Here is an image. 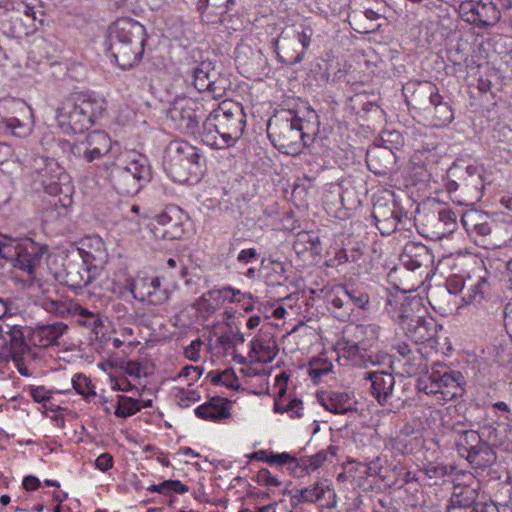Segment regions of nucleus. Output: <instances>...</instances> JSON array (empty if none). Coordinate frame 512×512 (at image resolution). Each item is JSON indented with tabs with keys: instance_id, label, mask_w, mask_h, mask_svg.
<instances>
[{
	"instance_id": "8fccbe9b",
	"label": "nucleus",
	"mask_w": 512,
	"mask_h": 512,
	"mask_svg": "<svg viewBox=\"0 0 512 512\" xmlns=\"http://www.w3.org/2000/svg\"><path fill=\"white\" fill-rule=\"evenodd\" d=\"M235 4V0H198L197 9L199 11H204L208 6L215 8L216 10H220L219 14L227 13L230 9V6Z\"/></svg>"
},
{
	"instance_id": "393cba45",
	"label": "nucleus",
	"mask_w": 512,
	"mask_h": 512,
	"mask_svg": "<svg viewBox=\"0 0 512 512\" xmlns=\"http://www.w3.org/2000/svg\"><path fill=\"white\" fill-rule=\"evenodd\" d=\"M17 104L14 99H0V133H11L18 137L27 134L26 127L13 116L12 109Z\"/></svg>"
},
{
	"instance_id": "2f4dec72",
	"label": "nucleus",
	"mask_w": 512,
	"mask_h": 512,
	"mask_svg": "<svg viewBox=\"0 0 512 512\" xmlns=\"http://www.w3.org/2000/svg\"><path fill=\"white\" fill-rule=\"evenodd\" d=\"M214 121L215 119L210 113L205 117L202 125L203 131L201 133L203 143L216 149L231 147L230 142L225 139L226 135H224V133L226 132L217 128Z\"/></svg>"
},
{
	"instance_id": "338daca9",
	"label": "nucleus",
	"mask_w": 512,
	"mask_h": 512,
	"mask_svg": "<svg viewBox=\"0 0 512 512\" xmlns=\"http://www.w3.org/2000/svg\"><path fill=\"white\" fill-rule=\"evenodd\" d=\"M31 396L37 403L50 400L51 394L44 386H37L31 389Z\"/></svg>"
},
{
	"instance_id": "5701e85b",
	"label": "nucleus",
	"mask_w": 512,
	"mask_h": 512,
	"mask_svg": "<svg viewBox=\"0 0 512 512\" xmlns=\"http://www.w3.org/2000/svg\"><path fill=\"white\" fill-rule=\"evenodd\" d=\"M364 379L370 381V392L377 402L381 406L387 404L395 386L393 374L383 370L365 372Z\"/></svg>"
},
{
	"instance_id": "2eb2a0df",
	"label": "nucleus",
	"mask_w": 512,
	"mask_h": 512,
	"mask_svg": "<svg viewBox=\"0 0 512 512\" xmlns=\"http://www.w3.org/2000/svg\"><path fill=\"white\" fill-rule=\"evenodd\" d=\"M406 103L409 109L418 110L424 113L433 102L434 96L439 94V90L429 81L408 82L403 87Z\"/></svg>"
},
{
	"instance_id": "a211bd4d",
	"label": "nucleus",
	"mask_w": 512,
	"mask_h": 512,
	"mask_svg": "<svg viewBox=\"0 0 512 512\" xmlns=\"http://www.w3.org/2000/svg\"><path fill=\"white\" fill-rule=\"evenodd\" d=\"M401 263L411 271L422 267L428 269L434 263V255L430 248L420 242H407L400 254Z\"/></svg>"
},
{
	"instance_id": "f3484780",
	"label": "nucleus",
	"mask_w": 512,
	"mask_h": 512,
	"mask_svg": "<svg viewBox=\"0 0 512 512\" xmlns=\"http://www.w3.org/2000/svg\"><path fill=\"white\" fill-rule=\"evenodd\" d=\"M111 147L110 137L104 131H92L85 142L72 148L74 154L83 155L87 162H93L108 153Z\"/></svg>"
},
{
	"instance_id": "052dcab7",
	"label": "nucleus",
	"mask_w": 512,
	"mask_h": 512,
	"mask_svg": "<svg viewBox=\"0 0 512 512\" xmlns=\"http://www.w3.org/2000/svg\"><path fill=\"white\" fill-rule=\"evenodd\" d=\"M301 234H305L307 236L306 246L308 252H310L311 255H319L322 250L319 236L310 232H301Z\"/></svg>"
},
{
	"instance_id": "49530a36",
	"label": "nucleus",
	"mask_w": 512,
	"mask_h": 512,
	"mask_svg": "<svg viewBox=\"0 0 512 512\" xmlns=\"http://www.w3.org/2000/svg\"><path fill=\"white\" fill-rule=\"evenodd\" d=\"M437 371H433L430 375H426L423 378L418 380L417 387L420 391H423L425 394H437L444 392L441 389L440 383H438L437 379Z\"/></svg>"
},
{
	"instance_id": "0eeeda50",
	"label": "nucleus",
	"mask_w": 512,
	"mask_h": 512,
	"mask_svg": "<svg viewBox=\"0 0 512 512\" xmlns=\"http://www.w3.org/2000/svg\"><path fill=\"white\" fill-rule=\"evenodd\" d=\"M166 162L171 172L187 171L197 175L205 163L200 150L186 141H171L165 153Z\"/></svg>"
},
{
	"instance_id": "b1692460",
	"label": "nucleus",
	"mask_w": 512,
	"mask_h": 512,
	"mask_svg": "<svg viewBox=\"0 0 512 512\" xmlns=\"http://www.w3.org/2000/svg\"><path fill=\"white\" fill-rule=\"evenodd\" d=\"M427 232L433 239H441L451 233L456 225V215L450 209L425 214Z\"/></svg>"
},
{
	"instance_id": "69168bd1",
	"label": "nucleus",
	"mask_w": 512,
	"mask_h": 512,
	"mask_svg": "<svg viewBox=\"0 0 512 512\" xmlns=\"http://www.w3.org/2000/svg\"><path fill=\"white\" fill-rule=\"evenodd\" d=\"M303 403L300 399L294 398L291 399L288 404L285 405V412H292L291 417L301 418L303 416L302 413Z\"/></svg>"
},
{
	"instance_id": "4be33fe9",
	"label": "nucleus",
	"mask_w": 512,
	"mask_h": 512,
	"mask_svg": "<svg viewBox=\"0 0 512 512\" xmlns=\"http://www.w3.org/2000/svg\"><path fill=\"white\" fill-rule=\"evenodd\" d=\"M408 336L417 344L433 339L437 334V323L432 317L406 316L403 319Z\"/></svg>"
},
{
	"instance_id": "aec40b11",
	"label": "nucleus",
	"mask_w": 512,
	"mask_h": 512,
	"mask_svg": "<svg viewBox=\"0 0 512 512\" xmlns=\"http://www.w3.org/2000/svg\"><path fill=\"white\" fill-rule=\"evenodd\" d=\"M482 501L478 488L456 485L447 506V512H475Z\"/></svg>"
},
{
	"instance_id": "58836bf2",
	"label": "nucleus",
	"mask_w": 512,
	"mask_h": 512,
	"mask_svg": "<svg viewBox=\"0 0 512 512\" xmlns=\"http://www.w3.org/2000/svg\"><path fill=\"white\" fill-rule=\"evenodd\" d=\"M326 491H330L328 485H324L323 483H315L310 487L297 490L296 494L292 496V502L297 500L298 502L315 503L324 496Z\"/></svg>"
},
{
	"instance_id": "774afa93",
	"label": "nucleus",
	"mask_w": 512,
	"mask_h": 512,
	"mask_svg": "<svg viewBox=\"0 0 512 512\" xmlns=\"http://www.w3.org/2000/svg\"><path fill=\"white\" fill-rule=\"evenodd\" d=\"M96 467L101 471H108L113 466V457L109 453L99 455L95 460Z\"/></svg>"
},
{
	"instance_id": "603ef678",
	"label": "nucleus",
	"mask_w": 512,
	"mask_h": 512,
	"mask_svg": "<svg viewBox=\"0 0 512 512\" xmlns=\"http://www.w3.org/2000/svg\"><path fill=\"white\" fill-rule=\"evenodd\" d=\"M265 462L269 464L276 465H286L290 463H298V460L293 455L283 452V453H274L270 452L268 456H265Z\"/></svg>"
},
{
	"instance_id": "bf43d9fd",
	"label": "nucleus",
	"mask_w": 512,
	"mask_h": 512,
	"mask_svg": "<svg viewBox=\"0 0 512 512\" xmlns=\"http://www.w3.org/2000/svg\"><path fill=\"white\" fill-rule=\"evenodd\" d=\"M43 307L46 311L58 316H63L68 312L65 303L58 300H45L43 302Z\"/></svg>"
},
{
	"instance_id": "f704fd0d",
	"label": "nucleus",
	"mask_w": 512,
	"mask_h": 512,
	"mask_svg": "<svg viewBox=\"0 0 512 512\" xmlns=\"http://www.w3.org/2000/svg\"><path fill=\"white\" fill-rule=\"evenodd\" d=\"M276 53L280 62L294 65L302 61L303 52L299 51V42L283 39L281 45L277 41Z\"/></svg>"
},
{
	"instance_id": "39448f33",
	"label": "nucleus",
	"mask_w": 512,
	"mask_h": 512,
	"mask_svg": "<svg viewBox=\"0 0 512 512\" xmlns=\"http://www.w3.org/2000/svg\"><path fill=\"white\" fill-rule=\"evenodd\" d=\"M445 186L450 194L458 193V196L478 200L484 189L482 172L477 166L456 161L447 170Z\"/></svg>"
},
{
	"instance_id": "423d86ee",
	"label": "nucleus",
	"mask_w": 512,
	"mask_h": 512,
	"mask_svg": "<svg viewBox=\"0 0 512 512\" xmlns=\"http://www.w3.org/2000/svg\"><path fill=\"white\" fill-rule=\"evenodd\" d=\"M168 117L174 128L184 135H195L199 132L200 123L206 117L203 104L191 98L176 99L169 111Z\"/></svg>"
},
{
	"instance_id": "4c0bfd02",
	"label": "nucleus",
	"mask_w": 512,
	"mask_h": 512,
	"mask_svg": "<svg viewBox=\"0 0 512 512\" xmlns=\"http://www.w3.org/2000/svg\"><path fill=\"white\" fill-rule=\"evenodd\" d=\"M0 16H6L7 19L0 20V26L4 33L13 38H19L21 35H27L29 31L23 28L22 20L16 15L10 14L7 9L0 11Z\"/></svg>"
},
{
	"instance_id": "6ab92c4d",
	"label": "nucleus",
	"mask_w": 512,
	"mask_h": 512,
	"mask_svg": "<svg viewBox=\"0 0 512 512\" xmlns=\"http://www.w3.org/2000/svg\"><path fill=\"white\" fill-rule=\"evenodd\" d=\"M64 270V284L74 290L88 286L101 275L100 273H93L92 267L80 257L75 260L67 261L64 265Z\"/></svg>"
},
{
	"instance_id": "c756f323",
	"label": "nucleus",
	"mask_w": 512,
	"mask_h": 512,
	"mask_svg": "<svg viewBox=\"0 0 512 512\" xmlns=\"http://www.w3.org/2000/svg\"><path fill=\"white\" fill-rule=\"evenodd\" d=\"M228 401L225 398L213 397L195 409L198 418L213 422L228 418L230 415Z\"/></svg>"
},
{
	"instance_id": "3c124183",
	"label": "nucleus",
	"mask_w": 512,
	"mask_h": 512,
	"mask_svg": "<svg viewBox=\"0 0 512 512\" xmlns=\"http://www.w3.org/2000/svg\"><path fill=\"white\" fill-rule=\"evenodd\" d=\"M175 397L178 405L182 408H187L191 403L200 400V395L195 390L179 389Z\"/></svg>"
},
{
	"instance_id": "f257e3e1",
	"label": "nucleus",
	"mask_w": 512,
	"mask_h": 512,
	"mask_svg": "<svg viewBox=\"0 0 512 512\" xmlns=\"http://www.w3.org/2000/svg\"><path fill=\"white\" fill-rule=\"evenodd\" d=\"M108 50L117 65L127 70L138 64L144 53L146 30L131 18H120L108 29Z\"/></svg>"
},
{
	"instance_id": "e2e57ef3",
	"label": "nucleus",
	"mask_w": 512,
	"mask_h": 512,
	"mask_svg": "<svg viewBox=\"0 0 512 512\" xmlns=\"http://www.w3.org/2000/svg\"><path fill=\"white\" fill-rule=\"evenodd\" d=\"M169 292L167 289H161L159 291H147L146 296L151 304H162L169 299Z\"/></svg>"
},
{
	"instance_id": "9d476101",
	"label": "nucleus",
	"mask_w": 512,
	"mask_h": 512,
	"mask_svg": "<svg viewBox=\"0 0 512 512\" xmlns=\"http://www.w3.org/2000/svg\"><path fill=\"white\" fill-rule=\"evenodd\" d=\"M369 302L367 293L349 285L337 286L329 296L334 317L342 322L348 321L356 308L366 310Z\"/></svg>"
},
{
	"instance_id": "6e6552de",
	"label": "nucleus",
	"mask_w": 512,
	"mask_h": 512,
	"mask_svg": "<svg viewBox=\"0 0 512 512\" xmlns=\"http://www.w3.org/2000/svg\"><path fill=\"white\" fill-rule=\"evenodd\" d=\"M41 184L47 194L54 198L52 205L67 209L72 205L74 187L70 176L57 164H47L42 174Z\"/></svg>"
},
{
	"instance_id": "dca6fc26",
	"label": "nucleus",
	"mask_w": 512,
	"mask_h": 512,
	"mask_svg": "<svg viewBox=\"0 0 512 512\" xmlns=\"http://www.w3.org/2000/svg\"><path fill=\"white\" fill-rule=\"evenodd\" d=\"M368 169L378 176H388L396 171V155L387 145H373L366 152Z\"/></svg>"
},
{
	"instance_id": "79ce46f5",
	"label": "nucleus",
	"mask_w": 512,
	"mask_h": 512,
	"mask_svg": "<svg viewBox=\"0 0 512 512\" xmlns=\"http://www.w3.org/2000/svg\"><path fill=\"white\" fill-rule=\"evenodd\" d=\"M343 356L350 359L354 365L366 367L368 361L373 363L369 356L366 358L365 351L356 343L346 342L343 348Z\"/></svg>"
},
{
	"instance_id": "ea45409f",
	"label": "nucleus",
	"mask_w": 512,
	"mask_h": 512,
	"mask_svg": "<svg viewBox=\"0 0 512 512\" xmlns=\"http://www.w3.org/2000/svg\"><path fill=\"white\" fill-rule=\"evenodd\" d=\"M208 295L214 302L216 309L226 300L229 302H240L241 298L245 297V294L241 293L240 290L234 289L230 286H225L221 289L210 290L208 291Z\"/></svg>"
},
{
	"instance_id": "09e8293b",
	"label": "nucleus",
	"mask_w": 512,
	"mask_h": 512,
	"mask_svg": "<svg viewBox=\"0 0 512 512\" xmlns=\"http://www.w3.org/2000/svg\"><path fill=\"white\" fill-rule=\"evenodd\" d=\"M325 460L326 452L320 451L315 455L301 459L300 462H298L294 468H292V471H296V469L299 468L302 470V472H307L309 467H311L313 470H316L324 463Z\"/></svg>"
},
{
	"instance_id": "680f3d73",
	"label": "nucleus",
	"mask_w": 512,
	"mask_h": 512,
	"mask_svg": "<svg viewBox=\"0 0 512 512\" xmlns=\"http://www.w3.org/2000/svg\"><path fill=\"white\" fill-rule=\"evenodd\" d=\"M465 281L461 276L453 275L446 281V290L449 294H457L464 288Z\"/></svg>"
},
{
	"instance_id": "bb28decb",
	"label": "nucleus",
	"mask_w": 512,
	"mask_h": 512,
	"mask_svg": "<svg viewBox=\"0 0 512 512\" xmlns=\"http://www.w3.org/2000/svg\"><path fill=\"white\" fill-rule=\"evenodd\" d=\"M68 326L63 322L38 325L33 329L32 340L34 345L48 347L58 344V339L66 332Z\"/></svg>"
},
{
	"instance_id": "4468645a",
	"label": "nucleus",
	"mask_w": 512,
	"mask_h": 512,
	"mask_svg": "<svg viewBox=\"0 0 512 512\" xmlns=\"http://www.w3.org/2000/svg\"><path fill=\"white\" fill-rule=\"evenodd\" d=\"M0 238H2V241L7 243L11 249L8 251L11 255L4 258L14 260L17 267L32 274L43 255L42 248L33 241L19 244L15 240L1 234Z\"/></svg>"
},
{
	"instance_id": "cd10ccee",
	"label": "nucleus",
	"mask_w": 512,
	"mask_h": 512,
	"mask_svg": "<svg viewBox=\"0 0 512 512\" xmlns=\"http://www.w3.org/2000/svg\"><path fill=\"white\" fill-rule=\"evenodd\" d=\"M426 119L430 120L431 125L442 127L448 125L454 119L453 109L448 101L440 93L434 96L433 102L423 113Z\"/></svg>"
},
{
	"instance_id": "a18cd8bd",
	"label": "nucleus",
	"mask_w": 512,
	"mask_h": 512,
	"mask_svg": "<svg viewBox=\"0 0 512 512\" xmlns=\"http://www.w3.org/2000/svg\"><path fill=\"white\" fill-rule=\"evenodd\" d=\"M333 364L324 358L313 359L310 362L309 376L313 381L319 380L322 376L332 371Z\"/></svg>"
},
{
	"instance_id": "c9c22d12",
	"label": "nucleus",
	"mask_w": 512,
	"mask_h": 512,
	"mask_svg": "<svg viewBox=\"0 0 512 512\" xmlns=\"http://www.w3.org/2000/svg\"><path fill=\"white\" fill-rule=\"evenodd\" d=\"M484 439L475 430H465L460 432V437L455 439V446L458 454L465 457L476 448Z\"/></svg>"
},
{
	"instance_id": "5fc2aeb1",
	"label": "nucleus",
	"mask_w": 512,
	"mask_h": 512,
	"mask_svg": "<svg viewBox=\"0 0 512 512\" xmlns=\"http://www.w3.org/2000/svg\"><path fill=\"white\" fill-rule=\"evenodd\" d=\"M489 219H492L487 213L481 212V211H470L468 213H465L462 217V223L466 228H469L473 226L476 223H482L484 221H487Z\"/></svg>"
},
{
	"instance_id": "37998d69",
	"label": "nucleus",
	"mask_w": 512,
	"mask_h": 512,
	"mask_svg": "<svg viewBox=\"0 0 512 512\" xmlns=\"http://www.w3.org/2000/svg\"><path fill=\"white\" fill-rule=\"evenodd\" d=\"M11 344V351H16L19 354H24L29 350L21 327L13 326L7 332Z\"/></svg>"
},
{
	"instance_id": "9b49d317",
	"label": "nucleus",
	"mask_w": 512,
	"mask_h": 512,
	"mask_svg": "<svg viewBox=\"0 0 512 512\" xmlns=\"http://www.w3.org/2000/svg\"><path fill=\"white\" fill-rule=\"evenodd\" d=\"M372 217L383 236L391 235L399 226L404 229L406 224L411 222L407 212L394 199H377L373 204Z\"/></svg>"
},
{
	"instance_id": "a878e982",
	"label": "nucleus",
	"mask_w": 512,
	"mask_h": 512,
	"mask_svg": "<svg viewBox=\"0 0 512 512\" xmlns=\"http://www.w3.org/2000/svg\"><path fill=\"white\" fill-rule=\"evenodd\" d=\"M317 399L325 410L334 414H345L355 410L347 392L321 391L317 393Z\"/></svg>"
},
{
	"instance_id": "1a4fd4ad",
	"label": "nucleus",
	"mask_w": 512,
	"mask_h": 512,
	"mask_svg": "<svg viewBox=\"0 0 512 512\" xmlns=\"http://www.w3.org/2000/svg\"><path fill=\"white\" fill-rule=\"evenodd\" d=\"M215 125L225 131L226 141L233 146L243 135L246 124L245 113L240 103L231 100L223 101L217 109L210 112Z\"/></svg>"
},
{
	"instance_id": "20e7f679",
	"label": "nucleus",
	"mask_w": 512,
	"mask_h": 512,
	"mask_svg": "<svg viewBox=\"0 0 512 512\" xmlns=\"http://www.w3.org/2000/svg\"><path fill=\"white\" fill-rule=\"evenodd\" d=\"M152 178L147 159L140 155L126 166H115L110 172V181L121 195H135Z\"/></svg>"
},
{
	"instance_id": "72a5a7b5",
	"label": "nucleus",
	"mask_w": 512,
	"mask_h": 512,
	"mask_svg": "<svg viewBox=\"0 0 512 512\" xmlns=\"http://www.w3.org/2000/svg\"><path fill=\"white\" fill-rule=\"evenodd\" d=\"M475 13L472 24L479 28L493 26L500 21V12L495 10V5L493 6L490 0H479Z\"/></svg>"
},
{
	"instance_id": "0e129e2a",
	"label": "nucleus",
	"mask_w": 512,
	"mask_h": 512,
	"mask_svg": "<svg viewBox=\"0 0 512 512\" xmlns=\"http://www.w3.org/2000/svg\"><path fill=\"white\" fill-rule=\"evenodd\" d=\"M211 301L212 299H210L207 292L196 300L193 307L199 310H205L206 312H214L216 310V306L214 302Z\"/></svg>"
},
{
	"instance_id": "473e14b6",
	"label": "nucleus",
	"mask_w": 512,
	"mask_h": 512,
	"mask_svg": "<svg viewBox=\"0 0 512 512\" xmlns=\"http://www.w3.org/2000/svg\"><path fill=\"white\" fill-rule=\"evenodd\" d=\"M396 351L403 358L405 373L412 375L418 372L423 364V354L419 348L412 349L407 343L401 342L395 346Z\"/></svg>"
},
{
	"instance_id": "ddd939ff",
	"label": "nucleus",
	"mask_w": 512,
	"mask_h": 512,
	"mask_svg": "<svg viewBox=\"0 0 512 512\" xmlns=\"http://www.w3.org/2000/svg\"><path fill=\"white\" fill-rule=\"evenodd\" d=\"M187 218L179 208L170 207L156 216L152 231L155 237L163 240L181 239L185 232L183 220Z\"/></svg>"
},
{
	"instance_id": "6e6d98bb",
	"label": "nucleus",
	"mask_w": 512,
	"mask_h": 512,
	"mask_svg": "<svg viewBox=\"0 0 512 512\" xmlns=\"http://www.w3.org/2000/svg\"><path fill=\"white\" fill-rule=\"evenodd\" d=\"M496 226L495 221L493 219H489L482 223H476L473 226L466 228V231L469 233H474L479 236H487L492 232V228Z\"/></svg>"
},
{
	"instance_id": "f03ea898",
	"label": "nucleus",
	"mask_w": 512,
	"mask_h": 512,
	"mask_svg": "<svg viewBox=\"0 0 512 512\" xmlns=\"http://www.w3.org/2000/svg\"><path fill=\"white\" fill-rule=\"evenodd\" d=\"M309 125L295 111L283 109L269 119L267 134L276 149L294 155L315 142L316 133L309 132Z\"/></svg>"
},
{
	"instance_id": "e433bc0d",
	"label": "nucleus",
	"mask_w": 512,
	"mask_h": 512,
	"mask_svg": "<svg viewBox=\"0 0 512 512\" xmlns=\"http://www.w3.org/2000/svg\"><path fill=\"white\" fill-rule=\"evenodd\" d=\"M438 383H440L441 389L452 388L451 397L460 395L463 391V385L465 384L464 376L460 371H447L443 374L437 371Z\"/></svg>"
},
{
	"instance_id": "4d7b16f0",
	"label": "nucleus",
	"mask_w": 512,
	"mask_h": 512,
	"mask_svg": "<svg viewBox=\"0 0 512 512\" xmlns=\"http://www.w3.org/2000/svg\"><path fill=\"white\" fill-rule=\"evenodd\" d=\"M488 282L486 278L480 277L478 282L471 287L472 294L468 295L469 301H480L486 293Z\"/></svg>"
},
{
	"instance_id": "de8ad7c7",
	"label": "nucleus",
	"mask_w": 512,
	"mask_h": 512,
	"mask_svg": "<svg viewBox=\"0 0 512 512\" xmlns=\"http://www.w3.org/2000/svg\"><path fill=\"white\" fill-rule=\"evenodd\" d=\"M72 384L76 392L85 398L96 396L94 386L91 384L89 378L82 374H77L72 378Z\"/></svg>"
},
{
	"instance_id": "412c9836",
	"label": "nucleus",
	"mask_w": 512,
	"mask_h": 512,
	"mask_svg": "<svg viewBox=\"0 0 512 512\" xmlns=\"http://www.w3.org/2000/svg\"><path fill=\"white\" fill-rule=\"evenodd\" d=\"M79 257L92 267L93 273L101 274L108 260L103 240L98 236L88 238L83 248L79 249Z\"/></svg>"
},
{
	"instance_id": "c03bdc74",
	"label": "nucleus",
	"mask_w": 512,
	"mask_h": 512,
	"mask_svg": "<svg viewBox=\"0 0 512 512\" xmlns=\"http://www.w3.org/2000/svg\"><path fill=\"white\" fill-rule=\"evenodd\" d=\"M211 382L215 385H224L228 388H235L238 378L232 368L225 369L222 372L211 371L208 373Z\"/></svg>"
},
{
	"instance_id": "a19ab883",
	"label": "nucleus",
	"mask_w": 512,
	"mask_h": 512,
	"mask_svg": "<svg viewBox=\"0 0 512 512\" xmlns=\"http://www.w3.org/2000/svg\"><path fill=\"white\" fill-rule=\"evenodd\" d=\"M141 410V401L120 395L114 414L120 418H127Z\"/></svg>"
},
{
	"instance_id": "13d9d810",
	"label": "nucleus",
	"mask_w": 512,
	"mask_h": 512,
	"mask_svg": "<svg viewBox=\"0 0 512 512\" xmlns=\"http://www.w3.org/2000/svg\"><path fill=\"white\" fill-rule=\"evenodd\" d=\"M256 482L260 485H264V486H280L281 483L280 481L272 476V474L270 473V471L266 468H262L258 471L257 473V476H256Z\"/></svg>"
},
{
	"instance_id": "7c9ffc66",
	"label": "nucleus",
	"mask_w": 512,
	"mask_h": 512,
	"mask_svg": "<svg viewBox=\"0 0 512 512\" xmlns=\"http://www.w3.org/2000/svg\"><path fill=\"white\" fill-rule=\"evenodd\" d=\"M279 352L276 339L271 333L264 332L251 342L250 355L261 353L258 361L262 363L272 362Z\"/></svg>"
},
{
	"instance_id": "f8f14e48",
	"label": "nucleus",
	"mask_w": 512,
	"mask_h": 512,
	"mask_svg": "<svg viewBox=\"0 0 512 512\" xmlns=\"http://www.w3.org/2000/svg\"><path fill=\"white\" fill-rule=\"evenodd\" d=\"M193 84L199 92H208L214 99L223 97L231 87L229 78L209 61L201 62L193 69Z\"/></svg>"
},
{
	"instance_id": "7ed1b4c3",
	"label": "nucleus",
	"mask_w": 512,
	"mask_h": 512,
	"mask_svg": "<svg viewBox=\"0 0 512 512\" xmlns=\"http://www.w3.org/2000/svg\"><path fill=\"white\" fill-rule=\"evenodd\" d=\"M104 111V100L94 93L76 92L57 109V121L67 132L83 133Z\"/></svg>"
},
{
	"instance_id": "c85d7f7f",
	"label": "nucleus",
	"mask_w": 512,
	"mask_h": 512,
	"mask_svg": "<svg viewBox=\"0 0 512 512\" xmlns=\"http://www.w3.org/2000/svg\"><path fill=\"white\" fill-rule=\"evenodd\" d=\"M475 470H485L493 466L497 461V453L487 442L482 441L476 448L464 457Z\"/></svg>"
},
{
	"instance_id": "864d4df0",
	"label": "nucleus",
	"mask_w": 512,
	"mask_h": 512,
	"mask_svg": "<svg viewBox=\"0 0 512 512\" xmlns=\"http://www.w3.org/2000/svg\"><path fill=\"white\" fill-rule=\"evenodd\" d=\"M479 5V1L476 0H466L463 1L459 6V12L462 19L468 23L472 24V19L476 15V9Z\"/></svg>"
}]
</instances>
